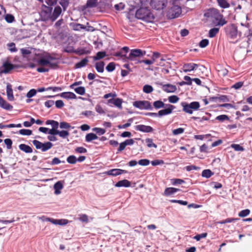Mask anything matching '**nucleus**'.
<instances>
[{"mask_svg": "<svg viewBox=\"0 0 252 252\" xmlns=\"http://www.w3.org/2000/svg\"><path fill=\"white\" fill-rule=\"evenodd\" d=\"M21 53L24 58H27L29 62L28 66L33 68L39 66L36 69L38 72H48L50 69L58 68L59 63L57 59L47 53H35L32 54L29 48H21Z\"/></svg>", "mask_w": 252, "mask_h": 252, "instance_id": "nucleus-1", "label": "nucleus"}, {"mask_svg": "<svg viewBox=\"0 0 252 252\" xmlns=\"http://www.w3.org/2000/svg\"><path fill=\"white\" fill-rule=\"evenodd\" d=\"M225 32L226 35L231 39L237 41L242 38V32L238 30L237 27L234 24L227 25L225 28Z\"/></svg>", "mask_w": 252, "mask_h": 252, "instance_id": "nucleus-2", "label": "nucleus"}, {"mask_svg": "<svg viewBox=\"0 0 252 252\" xmlns=\"http://www.w3.org/2000/svg\"><path fill=\"white\" fill-rule=\"evenodd\" d=\"M135 17L146 22H152L155 18L151 10L146 7H141L138 9L136 12Z\"/></svg>", "mask_w": 252, "mask_h": 252, "instance_id": "nucleus-3", "label": "nucleus"}, {"mask_svg": "<svg viewBox=\"0 0 252 252\" xmlns=\"http://www.w3.org/2000/svg\"><path fill=\"white\" fill-rule=\"evenodd\" d=\"M183 111L186 113L191 114L193 111L197 110L200 107V104L197 101H193L190 103L183 102L181 103Z\"/></svg>", "mask_w": 252, "mask_h": 252, "instance_id": "nucleus-4", "label": "nucleus"}, {"mask_svg": "<svg viewBox=\"0 0 252 252\" xmlns=\"http://www.w3.org/2000/svg\"><path fill=\"white\" fill-rule=\"evenodd\" d=\"M146 54V51H143L140 49H135L130 50V52L127 57V59L131 61H134L135 63L139 61L137 59V58L143 57Z\"/></svg>", "mask_w": 252, "mask_h": 252, "instance_id": "nucleus-5", "label": "nucleus"}, {"mask_svg": "<svg viewBox=\"0 0 252 252\" xmlns=\"http://www.w3.org/2000/svg\"><path fill=\"white\" fill-rule=\"evenodd\" d=\"M32 143L37 149L41 150L42 152L48 151L53 146V144L50 142L43 143L38 140H34L32 141Z\"/></svg>", "mask_w": 252, "mask_h": 252, "instance_id": "nucleus-6", "label": "nucleus"}, {"mask_svg": "<svg viewBox=\"0 0 252 252\" xmlns=\"http://www.w3.org/2000/svg\"><path fill=\"white\" fill-rule=\"evenodd\" d=\"M151 6L156 10H161L166 6V0H150Z\"/></svg>", "mask_w": 252, "mask_h": 252, "instance_id": "nucleus-7", "label": "nucleus"}, {"mask_svg": "<svg viewBox=\"0 0 252 252\" xmlns=\"http://www.w3.org/2000/svg\"><path fill=\"white\" fill-rule=\"evenodd\" d=\"M133 105L141 110H148L152 108L151 105L148 101H136L133 102Z\"/></svg>", "mask_w": 252, "mask_h": 252, "instance_id": "nucleus-8", "label": "nucleus"}, {"mask_svg": "<svg viewBox=\"0 0 252 252\" xmlns=\"http://www.w3.org/2000/svg\"><path fill=\"white\" fill-rule=\"evenodd\" d=\"M216 21H213V23L215 26H222L226 23V21L223 18V15L220 14L219 11L216 13L213 18Z\"/></svg>", "mask_w": 252, "mask_h": 252, "instance_id": "nucleus-9", "label": "nucleus"}, {"mask_svg": "<svg viewBox=\"0 0 252 252\" xmlns=\"http://www.w3.org/2000/svg\"><path fill=\"white\" fill-rule=\"evenodd\" d=\"M164 107H165V109L161 110L158 111L159 117H161L171 114L172 112V111L175 108L174 106L169 104H165Z\"/></svg>", "mask_w": 252, "mask_h": 252, "instance_id": "nucleus-10", "label": "nucleus"}, {"mask_svg": "<svg viewBox=\"0 0 252 252\" xmlns=\"http://www.w3.org/2000/svg\"><path fill=\"white\" fill-rule=\"evenodd\" d=\"M158 84L162 87L163 91L168 93H174L177 90L176 86L173 85L163 84L162 83H159Z\"/></svg>", "mask_w": 252, "mask_h": 252, "instance_id": "nucleus-11", "label": "nucleus"}, {"mask_svg": "<svg viewBox=\"0 0 252 252\" xmlns=\"http://www.w3.org/2000/svg\"><path fill=\"white\" fill-rule=\"evenodd\" d=\"M135 129L137 131L146 133L151 132L153 131V128L151 126L144 125H137L135 126Z\"/></svg>", "mask_w": 252, "mask_h": 252, "instance_id": "nucleus-12", "label": "nucleus"}, {"mask_svg": "<svg viewBox=\"0 0 252 252\" xmlns=\"http://www.w3.org/2000/svg\"><path fill=\"white\" fill-rule=\"evenodd\" d=\"M198 65L194 63H186L183 65V69L184 72H189L197 68Z\"/></svg>", "mask_w": 252, "mask_h": 252, "instance_id": "nucleus-13", "label": "nucleus"}, {"mask_svg": "<svg viewBox=\"0 0 252 252\" xmlns=\"http://www.w3.org/2000/svg\"><path fill=\"white\" fill-rule=\"evenodd\" d=\"M0 107L6 110H10L13 108V106L5 100L0 95Z\"/></svg>", "mask_w": 252, "mask_h": 252, "instance_id": "nucleus-14", "label": "nucleus"}, {"mask_svg": "<svg viewBox=\"0 0 252 252\" xmlns=\"http://www.w3.org/2000/svg\"><path fill=\"white\" fill-rule=\"evenodd\" d=\"M6 94L9 101H12L14 100L12 85L10 84H8L6 86Z\"/></svg>", "mask_w": 252, "mask_h": 252, "instance_id": "nucleus-15", "label": "nucleus"}, {"mask_svg": "<svg viewBox=\"0 0 252 252\" xmlns=\"http://www.w3.org/2000/svg\"><path fill=\"white\" fill-rule=\"evenodd\" d=\"M58 95L61 96L62 98H65L67 99H73L76 98V95H75V94L72 92H63L60 94H58Z\"/></svg>", "mask_w": 252, "mask_h": 252, "instance_id": "nucleus-16", "label": "nucleus"}, {"mask_svg": "<svg viewBox=\"0 0 252 252\" xmlns=\"http://www.w3.org/2000/svg\"><path fill=\"white\" fill-rule=\"evenodd\" d=\"M126 172V170H122L121 169H113L108 171L107 172V174L108 175L116 176Z\"/></svg>", "mask_w": 252, "mask_h": 252, "instance_id": "nucleus-17", "label": "nucleus"}, {"mask_svg": "<svg viewBox=\"0 0 252 252\" xmlns=\"http://www.w3.org/2000/svg\"><path fill=\"white\" fill-rule=\"evenodd\" d=\"M62 12V9L60 6L55 7L53 13L51 15L50 18L52 21L56 20Z\"/></svg>", "mask_w": 252, "mask_h": 252, "instance_id": "nucleus-18", "label": "nucleus"}, {"mask_svg": "<svg viewBox=\"0 0 252 252\" xmlns=\"http://www.w3.org/2000/svg\"><path fill=\"white\" fill-rule=\"evenodd\" d=\"M1 67L3 69L0 71V73H7L13 68V65L10 63L5 62L3 64Z\"/></svg>", "mask_w": 252, "mask_h": 252, "instance_id": "nucleus-19", "label": "nucleus"}, {"mask_svg": "<svg viewBox=\"0 0 252 252\" xmlns=\"http://www.w3.org/2000/svg\"><path fill=\"white\" fill-rule=\"evenodd\" d=\"M63 186L62 181H58L54 185V189H55V194L56 195L60 194L61 193V190L63 189Z\"/></svg>", "mask_w": 252, "mask_h": 252, "instance_id": "nucleus-20", "label": "nucleus"}, {"mask_svg": "<svg viewBox=\"0 0 252 252\" xmlns=\"http://www.w3.org/2000/svg\"><path fill=\"white\" fill-rule=\"evenodd\" d=\"M218 10L215 8L209 9L204 13V16L207 18H213Z\"/></svg>", "mask_w": 252, "mask_h": 252, "instance_id": "nucleus-21", "label": "nucleus"}, {"mask_svg": "<svg viewBox=\"0 0 252 252\" xmlns=\"http://www.w3.org/2000/svg\"><path fill=\"white\" fill-rule=\"evenodd\" d=\"M130 186V182L127 180H123L118 182L115 186L117 187H129Z\"/></svg>", "mask_w": 252, "mask_h": 252, "instance_id": "nucleus-22", "label": "nucleus"}, {"mask_svg": "<svg viewBox=\"0 0 252 252\" xmlns=\"http://www.w3.org/2000/svg\"><path fill=\"white\" fill-rule=\"evenodd\" d=\"M180 190L179 189L174 188H167L165 189L164 194L166 196L172 195Z\"/></svg>", "mask_w": 252, "mask_h": 252, "instance_id": "nucleus-23", "label": "nucleus"}, {"mask_svg": "<svg viewBox=\"0 0 252 252\" xmlns=\"http://www.w3.org/2000/svg\"><path fill=\"white\" fill-rule=\"evenodd\" d=\"M19 149L26 153H31L32 152V150L31 147H30L29 146L26 145L25 144H21L19 146Z\"/></svg>", "mask_w": 252, "mask_h": 252, "instance_id": "nucleus-24", "label": "nucleus"}, {"mask_svg": "<svg viewBox=\"0 0 252 252\" xmlns=\"http://www.w3.org/2000/svg\"><path fill=\"white\" fill-rule=\"evenodd\" d=\"M98 139L97 136L94 133H90L87 134L85 137V140L87 142H90L94 140Z\"/></svg>", "mask_w": 252, "mask_h": 252, "instance_id": "nucleus-25", "label": "nucleus"}, {"mask_svg": "<svg viewBox=\"0 0 252 252\" xmlns=\"http://www.w3.org/2000/svg\"><path fill=\"white\" fill-rule=\"evenodd\" d=\"M89 61L87 58H85L82 60L80 62L77 63L75 64V68H79L84 67L86 65Z\"/></svg>", "mask_w": 252, "mask_h": 252, "instance_id": "nucleus-26", "label": "nucleus"}, {"mask_svg": "<svg viewBox=\"0 0 252 252\" xmlns=\"http://www.w3.org/2000/svg\"><path fill=\"white\" fill-rule=\"evenodd\" d=\"M104 63L103 62H97L95 63V68L97 72H103L104 71Z\"/></svg>", "mask_w": 252, "mask_h": 252, "instance_id": "nucleus-27", "label": "nucleus"}, {"mask_svg": "<svg viewBox=\"0 0 252 252\" xmlns=\"http://www.w3.org/2000/svg\"><path fill=\"white\" fill-rule=\"evenodd\" d=\"M98 4V0H88L86 6L87 7L92 8L96 6Z\"/></svg>", "mask_w": 252, "mask_h": 252, "instance_id": "nucleus-28", "label": "nucleus"}, {"mask_svg": "<svg viewBox=\"0 0 252 252\" xmlns=\"http://www.w3.org/2000/svg\"><path fill=\"white\" fill-rule=\"evenodd\" d=\"M153 105L156 109H160L164 107L165 104L160 100H157L154 102Z\"/></svg>", "mask_w": 252, "mask_h": 252, "instance_id": "nucleus-29", "label": "nucleus"}, {"mask_svg": "<svg viewBox=\"0 0 252 252\" xmlns=\"http://www.w3.org/2000/svg\"><path fill=\"white\" fill-rule=\"evenodd\" d=\"M58 135H59L61 138L65 139L67 138L69 135V133L67 130H63L62 131H58Z\"/></svg>", "mask_w": 252, "mask_h": 252, "instance_id": "nucleus-30", "label": "nucleus"}, {"mask_svg": "<svg viewBox=\"0 0 252 252\" xmlns=\"http://www.w3.org/2000/svg\"><path fill=\"white\" fill-rule=\"evenodd\" d=\"M213 175V173L209 169L204 170L202 172V176L206 178H210Z\"/></svg>", "mask_w": 252, "mask_h": 252, "instance_id": "nucleus-31", "label": "nucleus"}, {"mask_svg": "<svg viewBox=\"0 0 252 252\" xmlns=\"http://www.w3.org/2000/svg\"><path fill=\"white\" fill-rule=\"evenodd\" d=\"M219 28H214L211 29L209 32V36L211 38L214 37L219 32Z\"/></svg>", "mask_w": 252, "mask_h": 252, "instance_id": "nucleus-32", "label": "nucleus"}, {"mask_svg": "<svg viewBox=\"0 0 252 252\" xmlns=\"http://www.w3.org/2000/svg\"><path fill=\"white\" fill-rule=\"evenodd\" d=\"M75 92L80 95H83L85 93V89L84 87H78L73 89Z\"/></svg>", "mask_w": 252, "mask_h": 252, "instance_id": "nucleus-33", "label": "nucleus"}, {"mask_svg": "<svg viewBox=\"0 0 252 252\" xmlns=\"http://www.w3.org/2000/svg\"><path fill=\"white\" fill-rule=\"evenodd\" d=\"M154 89L152 86L149 85H146L144 86L143 91L146 94H149L153 91Z\"/></svg>", "mask_w": 252, "mask_h": 252, "instance_id": "nucleus-34", "label": "nucleus"}, {"mask_svg": "<svg viewBox=\"0 0 252 252\" xmlns=\"http://www.w3.org/2000/svg\"><path fill=\"white\" fill-rule=\"evenodd\" d=\"M66 161L70 164H75L77 162V158L75 156H69L66 159Z\"/></svg>", "mask_w": 252, "mask_h": 252, "instance_id": "nucleus-35", "label": "nucleus"}, {"mask_svg": "<svg viewBox=\"0 0 252 252\" xmlns=\"http://www.w3.org/2000/svg\"><path fill=\"white\" fill-rule=\"evenodd\" d=\"M238 220V219H234V218H228L224 220H222L221 221H219L218 223L220 224H224L226 223H231L236 221Z\"/></svg>", "mask_w": 252, "mask_h": 252, "instance_id": "nucleus-36", "label": "nucleus"}, {"mask_svg": "<svg viewBox=\"0 0 252 252\" xmlns=\"http://www.w3.org/2000/svg\"><path fill=\"white\" fill-rule=\"evenodd\" d=\"M19 133L22 135H31L32 134V131L30 129H22L19 131Z\"/></svg>", "mask_w": 252, "mask_h": 252, "instance_id": "nucleus-37", "label": "nucleus"}, {"mask_svg": "<svg viewBox=\"0 0 252 252\" xmlns=\"http://www.w3.org/2000/svg\"><path fill=\"white\" fill-rule=\"evenodd\" d=\"M147 145L149 148L154 147L157 148V145L153 142V140L151 138H147L146 139Z\"/></svg>", "mask_w": 252, "mask_h": 252, "instance_id": "nucleus-38", "label": "nucleus"}, {"mask_svg": "<svg viewBox=\"0 0 252 252\" xmlns=\"http://www.w3.org/2000/svg\"><path fill=\"white\" fill-rule=\"evenodd\" d=\"M79 220L82 222H89V218L87 215L86 214H80L79 215Z\"/></svg>", "mask_w": 252, "mask_h": 252, "instance_id": "nucleus-39", "label": "nucleus"}, {"mask_svg": "<svg viewBox=\"0 0 252 252\" xmlns=\"http://www.w3.org/2000/svg\"><path fill=\"white\" fill-rule=\"evenodd\" d=\"M92 130L100 135L104 134L106 132L104 129L99 127H94L93 128Z\"/></svg>", "mask_w": 252, "mask_h": 252, "instance_id": "nucleus-40", "label": "nucleus"}, {"mask_svg": "<svg viewBox=\"0 0 252 252\" xmlns=\"http://www.w3.org/2000/svg\"><path fill=\"white\" fill-rule=\"evenodd\" d=\"M106 55V54L104 52H98L96 56L94 57V60H98L101 59H102L104 58Z\"/></svg>", "mask_w": 252, "mask_h": 252, "instance_id": "nucleus-41", "label": "nucleus"}, {"mask_svg": "<svg viewBox=\"0 0 252 252\" xmlns=\"http://www.w3.org/2000/svg\"><path fill=\"white\" fill-rule=\"evenodd\" d=\"M122 99L119 98H117L115 99L114 105L117 107L119 109L122 108Z\"/></svg>", "mask_w": 252, "mask_h": 252, "instance_id": "nucleus-42", "label": "nucleus"}, {"mask_svg": "<svg viewBox=\"0 0 252 252\" xmlns=\"http://www.w3.org/2000/svg\"><path fill=\"white\" fill-rule=\"evenodd\" d=\"M231 147L233 148L236 151H244V148L239 144H233L231 145Z\"/></svg>", "mask_w": 252, "mask_h": 252, "instance_id": "nucleus-43", "label": "nucleus"}, {"mask_svg": "<svg viewBox=\"0 0 252 252\" xmlns=\"http://www.w3.org/2000/svg\"><path fill=\"white\" fill-rule=\"evenodd\" d=\"M60 127L62 129H69L71 127L69 123L62 122L60 124Z\"/></svg>", "mask_w": 252, "mask_h": 252, "instance_id": "nucleus-44", "label": "nucleus"}, {"mask_svg": "<svg viewBox=\"0 0 252 252\" xmlns=\"http://www.w3.org/2000/svg\"><path fill=\"white\" fill-rule=\"evenodd\" d=\"M85 26L80 24H74L73 25V29L75 31H79L82 29H85Z\"/></svg>", "mask_w": 252, "mask_h": 252, "instance_id": "nucleus-45", "label": "nucleus"}, {"mask_svg": "<svg viewBox=\"0 0 252 252\" xmlns=\"http://www.w3.org/2000/svg\"><path fill=\"white\" fill-rule=\"evenodd\" d=\"M179 100V98L176 95H171L168 97V100L170 103H175Z\"/></svg>", "mask_w": 252, "mask_h": 252, "instance_id": "nucleus-46", "label": "nucleus"}, {"mask_svg": "<svg viewBox=\"0 0 252 252\" xmlns=\"http://www.w3.org/2000/svg\"><path fill=\"white\" fill-rule=\"evenodd\" d=\"M81 114L87 117H93L94 116V113L90 110L83 111L82 112Z\"/></svg>", "mask_w": 252, "mask_h": 252, "instance_id": "nucleus-47", "label": "nucleus"}, {"mask_svg": "<svg viewBox=\"0 0 252 252\" xmlns=\"http://www.w3.org/2000/svg\"><path fill=\"white\" fill-rule=\"evenodd\" d=\"M95 111L100 114H104L105 113L103 108L99 104H97L95 107Z\"/></svg>", "mask_w": 252, "mask_h": 252, "instance_id": "nucleus-48", "label": "nucleus"}, {"mask_svg": "<svg viewBox=\"0 0 252 252\" xmlns=\"http://www.w3.org/2000/svg\"><path fill=\"white\" fill-rule=\"evenodd\" d=\"M250 213L249 209H245L240 211L239 213V216L240 217H245L247 216Z\"/></svg>", "mask_w": 252, "mask_h": 252, "instance_id": "nucleus-49", "label": "nucleus"}, {"mask_svg": "<svg viewBox=\"0 0 252 252\" xmlns=\"http://www.w3.org/2000/svg\"><path fill=\"white\" fill-rule=\"evenodd\" d=\"M184 183V181L180 179H173L171 180V183L173 185H181Z\"/></svg>", "mask_w": 252, "mask_h": 252, "instance_id": "nucleus-50", "label": "nucleus"}, {"mask_svg": "<svg viewBox=\"0 0 252 252\" xmlns=\"http://www.w3.org/2000/svg\"><path fill=\"white\" fill-rule=\"evenodd\" d=\"M219 5L222 8H227L229 6L228 3L225 0H218Z\"/></svg>", "mask_w": 252, "mask_h": 252, "instance_id": "nucleus-51", "label": "nucleus"}, {"mask_svg": "<svg viewBox=\"0 0 252 252\" xmlns=\"http://www.w3.org/2000/svg\"><path fill=\"white\" fill-rule=\"evenodd\" d=\"M229 119L228 117L226 115H221L217 116L216 118V120L223 122L225 120H228Z\"/></svg>", "mask_w": 252, "mask_h": 252, "instance_id": "nucleus-52", "label": "nucleus"}, {"mask_svg": "<svg viewBox=\"0 0 252 252\" xmlns=\"http://www.w3.org/2000/svg\"><path fill=\"white\" fill-rule=\"evenodd\" d=\"M115 68V63H110L106 66V69L108 72L113 71Z\"/></svg>", "mask_w": 252, "mask_h": 252, "instance_id": "nucleus-53", "label": "nucleus"}, {"mask_svg": "<svg viewBox=\"0 0 252 252\" xmlns=\"http://www.w3.org/2000/svg\"><path fill=\"white\" fill-rule=\"evenodd\" d=\"M207 235V233H203L201 234H197L195 235L193 238L195 239L196 241H199L202 238H204L206 237Z\"/></svg>", "mask_w": 252, "mask_h": 252, "instance_id": "nucleus-54", "label": "nucleus"}, {"mask_svg": "<svg viewBox=\"0 0 252 252\" xmlns=\"http://www.w3.org/2000/svg\"><path fill=\"white\" fill-rule=\"evenodd\" d=\"M8 49L11 52H15L17 51L15 47V44L14 43H10L7 44Z\"/></svg>", "mask_w": 252, "mask_h": 252, "instance_id": "nucleus-55", "label": "nucleus"}, {"mask_svg": "<svg viewBox=\"0 0 252 252\" xmlns=\"http://www.w3.org/2000/svg\"><path fill=\"white\" fill-rule=\"evenodd\" d=\"M139 164L142 166H147L150 164V161L147 159H143L139 160L138 162Z\"/></svg>", "mask_w": 252, "mask_h": 252, "instance_id": "nucleus-56", "label": "nucleus"}, {"mask_svg": "<svg viewBox=\"0 0 252 252\" xmlns=\"http://www.w3.org/2000/svg\"><path fill=\"white\" fill-rule=\"evenodd\" d=\"M184 129L180 127V128H178L174 129L172 131V133L174 135H178V134L183 133L184 132Z\"/></svg>", "mask_w": 252, "mask_h": 252, "instance_id": "nucleus-57", "label": "nucleus"}, {"mask_svg": "<svg viewBox=\"0 0 252 252\" xmlns=\"http://www.w3.org/2000/svg\"><path fill=\"white\" fill-rule=\"evenodd\" d=\"M36 94V91L34 89L31 90L26 94L28 98H31L34 96Z\"/></svg>", "mask_w": 252, "mask_h": 252, "instance_id": "nucleus-58", "label": "nucleus"}, {"mask_svg": "<svg viewBox=\"0 0 252 252\" xmlns=\"http://www.w3.org/2000/svg\"><path fill=\"white\" fill-rule=\"evenodd\" d=\"M209 44V40L207 39L202 40L199 43V46L201 48H205Z\"/></svg>", "mask_w": 252, "mask_h": 252, "instance_id": "nucleus-59", "label": "nucleus"}, {"mask_svg": "<svg viewBox=\"0 0 252 252\" xmlns=\"http://www.w3.org/2000/svg\"><path fill=\"white\" fill-rule=\"evenodd\" d=\"M4 143L6 145L7 148L8 149H10L11 148V146L12 144V141L10 139L7 138L5 139L4 140Z\"/></svg>", "mask_w": 252, "mask_h": 252, "instance_id": "nucleus-60", "label": "nucleus"}, {"mask_svg": "<svg viewBox=\"0 0 252 252\" xmlns=\"http://www.w3.org/2000/svg\"><path fill=\"white\" fill-rule=\"evenodd\" d=\"M75 152L78 153H85L87 152V149L83 147H77L75 150Z\"/></svg>", "mask_w": 252, "mask_h": 252, "instance_id": "nucleus-61", "label": "nucleus"}, {"mask_svg": "<svg viewBox=\"0 0 252 252\" xmlns=\"http://www.w3.org/2000/svg\"><path fill=\"white\" fill-rule=\"evenodd\" d=\"M151 163L153 166H157L158 165L164 164V161L163 160L157 159L152 161Z\"/></svg>", "mask_w": 252, "mask_h": 252, "instance_id": "nucleus-62", "label": "nucleus"}, {"mask_svg": "<svg viewBox=\"0 0 252 252\" xmlns=\"http://www.w3.org/2000/svg\"><path fill=\"white\" fill-rule=\"evenodd\" d=\"M5 19L7 22L11 23L14 21V18L11 14H6L5 16Z\"/></svg>", "mask_w": 252, "mask_h": 252, "instance_id": "nucleus-63", "label": "nucleus"}, {"mask_svg": "<svg viewBox=\"0 0 252 252\" xmlns=\"http://www.w3.org/2000/svg\"><path fill=\"white\" fill-rule=\"evenodd\" d=\"M115 8L117 10H121L124 8L125 4L123 3H120L115 5Z\"/></svg>", "mask_w": 252, "mask_h": 252, "instance_id": "nucleus-64", "label": "nucleus"}]
</instances>
